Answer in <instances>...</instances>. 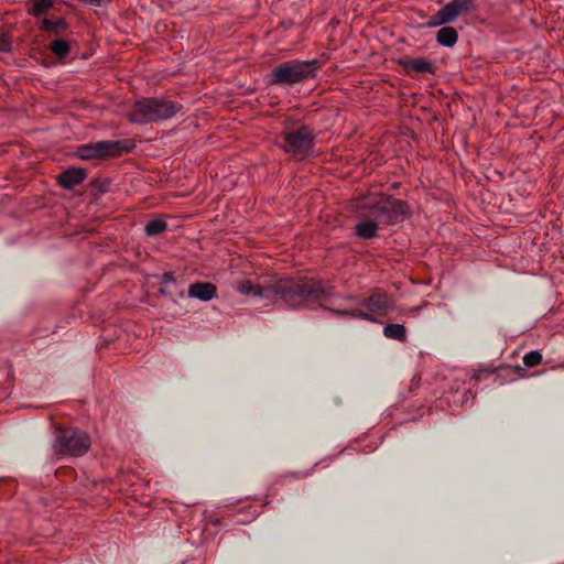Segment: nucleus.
I'll list each match as a JSON object with an SVG mask.
<instances>
[{"instance_id":"nucleus-1","label":"nucleus","mask_w":564,"mask_h":564,"mask_svg":"<svg viewBox=\"0 0 564 564\" xmlns=\"http://www.w3.org/2000/svg\"><path fill=\"white\" fill-rule=\"evenodd\" d=\"M237 290L242 294L282 301L290 308H300L326 301L332 295L333 288L323 281L299 278L281 280L268 286L245 281L237 286Z\"/></svg>"},{"instance_id":"nucleus-2","label":"nucleus","mask_w":564,"mask_h":564,"mask_svg":"<svg viewBox=\"0 0 564 564\" xmlns=\"http://www.w3.org/2000/svg\"><path fill=\"white\" fill-rule=\"evenodd\" d=\"M181 110V105L165 99L143 98L138 100L128 117L133 123L145 124L153 121L166 120Z\"/></svg>"},{"instance_id":"nucleus-3","label":"nucleus","mask_w":564,"mask_h":564,"mask_svg":"<svg viewBox=\"0 0 564 564\" xmlns=\"http://www.w3.org/2000/svg\"><path fill=\"white\" fill-rule=\"evenodd\" d=\"M90 437L86 432L76 429H58L55 432L53 448L56 455L77 457L90 448Z\"/></svg>"},{"instance_id":"nucleus-4","label":"nucleus","mask_w":564,"mask_h":564,"mask_svg":"<svg viewBox=\"0 0 564 564\" xmlns=\"http://www.w3.org/2000/svg\"><path fill=\"white\" fill-rule=\"evenodd\" d=\"M317 68L318 62L316 59L286 62L274 68L272 83L285 85L297 84L315 77Z\"/></svg>"},{"instance_id":"nucleus-5","label":"nucleus","mask_w":564,"mask_h":564,"mask_svg":"<svg viewBox=\"0 0 564 564\" xmlns=\"http://www.w3.org/2000/svg\"><path fill=\"white\" fill-rule=\"evenodd\" d=\"M281 149L300 160L313 153V132L307 127H300L294 131L282 134Z\"/></svg>"},{"instance_id":"nucleus-6","label":"nucleus","mask_w":564,"mask_h":564,"mask_svg":"<svg viewBox=\"0 0 564 564\" xmlns=\"http://www.w3.org/2000/svg\"><path fill=\"white\" fill-rule=\"evenodd\" d=\"M376 218L381 223L394 224L403 219L406 214L405 204L392 198L391 196L380 195L379 198L369 206Z\"/></svg>"},{"instance_id":"nucleus-7","label":"nucleus","mask_w":564,"mask_h":564,"mask_svg":"<svg viewBox=\"0 0 564 564\" xmlns=\"http://www.w3.org/2000/svg\"><path fill=\"white\" fill-rule=\"evenodd\" d=\"M394 305V301L391 296L383 292H375L368 300L362 304L364 310H356L349 315L359 317L368 321H375L377 316L386 315Z\"/></svg>"},{"instance_id":"nucleus-8","label":"nucleus","mask_w":564,"mask_h":564,"mask_svg":"<svg viewBox=\"0 0 564 564\" xmlns=\"http://www.w3.org/2000/svg\"><path fill=\"white\" fill-rule=\"evenodd\" d=\"M470 3L471 0L451 1L430 18L427 25L436 28L453 22L458 15L469 10Z\"/></svg>"},{"instance_id":"nucleus-9","label":"nucleus","mask_w":564,"mask_h":564,"mask_svg":"<svg viewBox=\"0 0 564 564\" xmlns=\"http://www.w3.org/2000/svg\"><path fill=\"white\" fill-rule=\"evenodd\" d=\"M121 151L119 142L100 141L78 148L77 155L83 160L115 156Z\"/></svg>"},{"instance_id":"nucleus-10","label":"nucleus","mask_w":564,"mask_h":564,"mask_svg":"<svg viewBox=\"0 0 564 564\" xmlns=\"http://www.w3.org/2000/svg\"><path fill=\"white\" fill-rule=\"evenodd\" d=\"M217 288L209 282L193 283L188 288V296L207 302L216 296Z\"/></svg>"},{"instance_id":"nucleus-11","label":"nucleus","mask_w":564,"mask_h":564,"mask_svg":"<svg viewBox=\"0 0 564 564\" xmlns=\"http://www.w3.org/2000/svg\"><path fill=\"white\" fill-rule=\"evenodd\" d=\"M85 177L86 173L84 170L69 169L58 176V183L64 188H73L74 186L80 184Z\"/></svg>"},{"instance_id":"nucleus-12","label":"nucleus","mask_w":564,"mask_h":564,"mask_svg":"<svg viewBox=\"0 0 564 564\" xmlns=\"http://www.w3.org/2000/svg\"><path fill=\"white\" fill-rule=\"evenodd\" d=\"M402 65L408 73H412V72L419 73V74H423V73L433 74L434 73V67H433L432 63L424 58L409 59V61L403 62Z\"/></svg>"},{"instance_id":"nucleus-13","label":"nucleus","mask_w":564,"mask_h":564,"mask_svg":"<svg viewBox=\"0 0 564 564\" xmlns=\"http://www.w3.org/2000/svg\"><path fill=\"white\" fill-rule=\"evenodd\" d=\"M377 223L371 219H364L356 225V235L364 239H371L377 236Z\"/></svg>"},{"instance_id":"nucleus-14","label":"nucleus","mask_w":564,"mask_h":564,"mask_svg":"<svg viewBox=\"0 0 564 564\" xmlns=\"http://www.w3.org/2000/svg\"><path fill=\"white\" fill-rule=\"evenodd\" d=\"M438 44L447 47H452L458 40L457 31L452 26H444L438 30L436 34Z\"/></svg>"},{"instance_id":"nucleus-15","label":"nucleus","mask_w":564,"mask_h":564,"mask_svg":"<svg viewBox=\"0 0 564 564\" xmlns=\"http://www.w3.org/2000/svg\"><path fill=\"white\" fill-rule=\"evenodd\" d=\"M383 334L388 338L397 339L400 341H404L406 338V329L401 324H388L383 328Z\"/></svg>"},{"instance_id":"nucleus-16","label":"nucleus","mask_w":564,"mask_h":564,"mask_svg":"<svg viewBox=\"0 0 564 564\" xmlns=\"http://www.w3.org/2000/svg\"><path fill=\"white\" fill-rule=\"evenodd\" d=\"M52 7V0H31L29 3V12L34 17H41L46 14Z\"/></svg>"},{"instance_id":"nucleus-17","label":"nucleus","mask_w":564,"mask_h":564,"mask_svg":"<svg viewBox=\"0 0 564 564\" xmlns=\"http://www.w3.org/2000/svg\"><path fill=\"white\" fill-rule=\"evenodd\" d=\"M166 223L161 219H154L145 225V234L148 236H158L166 230Z\"/></svg>"},{"instance_id":"nucleus-18","label":"nucleus","mask_w":564,"mask_h":564,"mask_svg":"<svg viewBox=\"0 0 564 564\" xmlns=\"http://www.w3.org/2000/svg\"><path fill=\"white\" fill-rule=\"evenodd\" d=\"M50 48L58 57H65L69 53L68 43L62 40L52 42Z\"/></svg>"},{"instance_id":"nucleus-19","label":"nucleus","mask_w":564,"mask_h":564,"mask_svg":"<svg viewBox=\"0 0 564 564\" xmlns=\"http://www.w3.org/2000/svg\"><path fill=\"white\" fill-rule=\"evenodd\" d=\"M541 361L542 355L536 350H532L523 357V364L529 368L538 366Z\"/></svg>"},{"instance_id":"nucleus-20","label":"nucleus","mask_w":564,"mask_h":564,"mask_svg":"<svg viewBox=\"0 0 564 564\" xmlns=\"http://www.w3.org/2000/svg\"><path fill=\"white\" fill-rule=\"evenodd\" d=\"M41 28L45 31H54L58 29H64L65 23L63 20L52 21L48 19H44L41 23Z\"/></svg>"},{"instance_id":"nucleus-21","label":"nucleus","mask_w":564,"mask_h":564,"mask_svg":"<svg viewBox=\"0 0 564 564\" xmlns=\"http://www.w3.org/2000/svg\"><path fill=\"white\" fill-rule=\"evenodd\" d=\"M11 50V42L9 37L0 33V52H9Z\"/></svg>"}]
</instances>
